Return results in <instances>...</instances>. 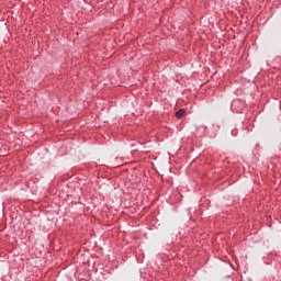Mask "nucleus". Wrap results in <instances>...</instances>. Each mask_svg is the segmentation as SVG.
<instances>
[{
  "mask_svg": "<svg viewBox=\"0 0 281 281\" xmlns=\"http://www.w3.org/2000/svg\"><path fill=\"white\" fill-rule=\"evenodd\" d=\"M183 115H186V110L180 109L178 112H176V117L178 120H181L183 117Z\"/></svg>",
  "mask_w": 281,
  "mask_h": 281,
  "instance_id": "f257e3e1",
  "label": "nucleus"
}]
</instances>
